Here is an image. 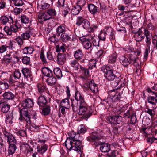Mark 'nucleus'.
<instances>
[{"mask_svg":"<svg viewBox=\"0 0 157 157\" xmlns=\"http://www.w3.org/2000/svg\"><path fill=\"white\" fill-rule=\"evenodd\" d=\"M13 112L9 111L8 113L6 115L5 121L8 124L11 125L13 123L12 120L13 119Z\"/></svg>","mask_w":157,"mask_h":157,"instance_id":"obj_22","label":"nucleus"},{"mask_svg":"<svg viewBox=\"0 0 157 157\" xmlns=\"http://www.w3.org/2000/svg\"><path fill=\"white\" fill-rule=\"evenodd\" d=\"M134 37L135 40L137 42H140L143 40L145 38V36L144 35L141 34H139L137 33H134Z\"/></svg>","mask_w":157,"mask_h":157,"instance_id":"obj_47","label":"nucleus"},{"mask_svg":"<svg viewBox=\"0 0 157 157\" xmlns=\"http://www.w3.org/2000/svg\"><path fill=\"white\" fill-rule=\"evenodd\" d=\"M147 91L150 94H156L157 93V84H155L152 88H148Z\"/></svg>","mask_w":157,"mask_h":157,"instance_id":"obj_40","label":"nucleus"},{"mask_svg":"<svg viewBox=\"0 0 157 157\" xmlns=\"http://www.w3.org/2000/svg\"><path fill=\"white\" fill-rule=\"evenodd\" d=\"M10 45H3L0 46V53L2 54L5 53L7 50V48L11 49L13 47V43L12 42L10 43Z\"/></svg>","mask_w":157,"mask_h":157,"instance_id":"obj_28","label":"nucleus"},{"mask_svg":"<svg viewBox=\"0 0 157 157\" xmlns=\"http://www.w3.org/2000/svg\"><path fill=\"white\" fill-rule=\"evenodd\" d=\"M57 62L58 63L61 65L64 64L66 60V55L63 53H58L57 56Z\"/></svg>","mask_w":157,"mask_h":157,"instance_id":"obj_26","label":"nucleus"},{"mask_svg":"<svg viewBox=\"0 0 157 157\" xmlns=\"http://www.w3.org/2000/svg\"><path fill=\"white\" fill-rule=\"evenodd\" d=\"M81 9L82 8L80 6L77 5L76 6H74L72 9L71 11V13L74 15L78 14Z\"/></svg>","mask_w":157,"mask_h":157,"instance_id":"obj_42","label":"nucleus"},{"mask_svg":"<svg viewBox=\"0 0 157 157\" xmlns=\"http://www.w3.org/2000/svg\"><path fill=\"white\" fill-rule=\"evenodd\" d=\"M101 70L104 73V76L108 80L112 81L116 79V86L119 85L121 87H123L125 86V83H122L125 79L121 78H117L112 70L110 69V67L109 66H103L101 67Z\"/></svg>","mask_w":157,"mask_h":157,"instance_id":"obj_2","label":"nucleus"},{"mask_svg":"<svg viewBox=\"0 0 157 157\" xmlns=\"http://www.w3.org/2000/svg\"><path fill=\"white\" fill-rule=\"evenodd\" d=\"M65 0H58V2L56 3V6L58 7H61L65 6L64 3Z\"/></svg>","mask_w":157,"mask_h":157,"instance_id":"obj_63","label":"nucleus"},{"mask_svg":"<svg viewBox=\"0 0 157 157\" xmlns=\"http://www.w3.org/2000/svg\"><path fill=\"white\" fill-rule=\"evenodd\" d=\"M60 36L61 40L64 42H66L71 39V35L66 32L61 34Z\"/></svg>","mask_w":157,"mask_h":157,"instance_id":"obj_25","label":"nucleus"},{"mask_svg":"<svg viewBox=\"0 0 157 157\" xmlns=\"http://www.w3.org/2000/svg\"><path fill=\"white\" fill-rule=\"evenodd\" d=\"M107 153L106 155L108 156L109 157H115L116 156V154L117 153V151L115 150L109 151Z\"/></svg>","mask_w":157,"mask_h":157,"instance_id":"obj_58","label":"nucleus"},{"mask_svg":"<svg viewBox=\"0 0 157 157\" xmlns=\"http://www.w3.org/2000/svg\"><path fill=\"white\" fill-rule=\"evenodd\" d=\"M83 56L82 51L80 49L75 51L74 54V56L75 59L78 60L82 59Z\"/></svg>","mask_w":157,"mask_h":157,"instance_id":"obj_27","label":"nucleus"},{"mask_svg":"<svg viewBox=\"0 0 157 157\" xmlns=\"http://www.w3.org/2000/svg\"><path fill=\"white\" fill-rule=\"evenodd\" d=\"M96 61L95 60L93 59L90 62V65L89 66V69L84 67L81 66L79 68L81 70L80 72L82 75L81 76H86L87 75H89V69L91 70L93 69H94L95 70L96 68Z\"/></svg>","mask_w":157,"mask_h":157,"instance_id":"obj_8","label":"nucleus"},{"mask_svg":"<svg viewBox=\"0 0 157 157\" xmlns=\"http://www.w3.org/2000/svg\"><path fill=\"white\" fill-rule=\"evenodd\" d=\"M62 106L64 107L65 108H67V107L69 106V101L68 98H65L63 99L61 102Z\"/></svg>","mask_w":157,"mask_h":157,"instance_id":"obj_49","label":"nucleus"},{"mask_svg":"<svg viewBox=\"0 0 157 157\" xmlns=\"http://www.w3.org/2000/svg\"><path fill=\"white\" fill-rule=\"evenodd\" d=\"M122 98L121 93L116 91V89H114L109 92L107 97L108 104H110V101L113 102L117 101H120Z\"/></svg>","mask_w":157,"mask_h":157,"instance_id":"obj_6","label":"nucleus"},{"mask_svg":"<svg viewBox=\"0 0 157 157\" xmlns=\"http://www.w3.org/2000/svg\"><path fill=\"white\" fill-rule=\"evenodd\" d=\"M120 62L124 66L127 67L128 66L130 62L128 59L124 56H121L119 58Z\"/></svg>","mask_w":157,"mask_h":157,"instance_id":"obj_36","label":"nucleus"},{"mask_svg":"<svg viewBox=\"0 0 157 157\" xmlns=\"http://www.w3.org/2000/svg\"><path fill=\"white\" fill-rule=\"evenodd\" d=\"M16 134L20 136L24 137L26 135V132L24 130H20L16 132Z\"/></svg>","mask_w":157,"mask_h":157,"instance_id":"obj_64","label":"nucleus"},{"mask_svg":"<svg viewBox=\"0 0 157 157\" xmlns=\"http://www.w3.org/2000/svg\"><path fill=\"white\" fill-rule=\"evenodd\" d=\"M86 128L83 124L80 125L78 128V134H84L86 131Z\"/></svg>","mask_w":157,"mask_h":157,"instance_id":"obj_44","label":"nucleus"},{"mask_svg":"<svg viewBox=\"0 0 157 157\" xmlns=\"http://www.w3.org/2000/svg\"><path fill=\"white\" fill-rule=\"evenodd\" d=\"M21 105L23 108L26 109H30L32 108L34 105L33 100L29 98L23 99L21 102Z\"/></svg>","mask_w":157,"mask_h":157,"instance_id":"obj_12","label":"nucleus"},{"mask_svg":"<svg viewBox=\"0 0 157 157\" xmlns=\"http://www.w3.org/2000/svg\"><path fill=\"white\" fill-rule=\"evenodd\" d=\"M85 19L82 17H78L77 19V21L76 24L77 25L80 26L82 24L83 22Z\"/></svg>","mask_w":157,"mask_h":157,"instance_id":"obj_59","label":"nucleus"},{"mask_svg":"<svg viewBox=\"0 0 157 157\" xmlns=\"http://www.w3.org/2000/svg\"><path fill=\"white\" fill-rule=\"evenodd\" d=\"M3 133L5 138H7V142L9 144H17V140L12 134L8 132L5 129L3 130Z\"/></svg>","mask_w":157,"mask_h":157,"instance_id":"obj_10","label":"nucleus"},{"mask_svg":"<svg viewBox=\"0 0 157 157\" xmlns=\"http://www.w3.org/2000/svg\"><path fill=\"white\" fill-rule=\"evenodd\" d=\"M87 105L84 100L82 102L80 103L79 111L78 114L79 115H82L81 118L82 120H87L93 113V111L92 109L88 110Z\"/></svg>","mask_w":157,"mask_h":157,"instance_id":"obj_4","label":"nucleus"},{"mask_svg":"<svg viewBox=\"0 0 157 157\" xmlns=\"http://www.w3.org/2000/svg\"><path fill=\"white\" fill-rule=\"evenodd\" d=\"M22 37L20 36H18L17 37L15 38V39L16 42L20 46H21L23 45L24 43Z\"/></svg>","mask_w":157,"mask_h":157,"instance_id":"obj_55","label":"nucleus"},{"mask_svg":"<svg viewBox=\"0 0 157 157\" xmlns=\"http://www.w3.org/2000/svg\"><path fill=\"white\" fill-rule=\"evenodd\" d=\"M75 100L71 99V106L72 110L74 112H76L78 109V101L81 103L84 100V98L82 94L80 93L78 91H76L75 95Z\"/></svg>","mask_w":157,"mask_h":157,"instance_id":"obj_5","label":"nucleus"},{"mask_svg":"<svg viewBox=\"0 0 157 157\" xmlns=\"http://www.w3.org/2000/svg\"><path fill=\"white\" fill-rule=\"evenodd\" d=\"M115 116H107L106 118V119L111 124H115Z\"/></svg>","mask_w":157,"mask_h":157,"instance_id":"obj_56","label":"nucleus"},{"mask_svg":"<svg viewBox=\"0 0 157 157\" xmlns=\"http://www.w3.org/2000/svg\"><path fill=\"white\" fill-rule=\"evenodd\" d=\"M40 110V112L44 115L46 116L48 115L50 111V107L48 105H46Z\"/></svg>","mask_w":157,"mask_h":157,"instance_id":"obj_33","label":"nucleus"},{"mask_svg":"<svg viewBox=\"0 0 157 157\" xmlns=\"http://www.w3.org/2000/svg\"><path fill=\"white\" fill-rule=\"evenodd\" d=\"M2 96L4 99L8 100H13L15 97L14 94L10 91L5 92Z\"/></svg>","mask_w":157,"mask_h":157,"instance_id":"obj_21","label":"nucleus"},{"mask_svg":"<svg viewBox=\"0 0 157 157\" xmlns=\"http://www.w3.org/2000/svg\"><path fill=\"white\" fill-rule=\"evenodd\" d=\"M56 35L58 36H60V34L66 32V28L64 25H60L56 29Z\"/></svg>","mask_w":157,"mask_h":157,"instance_id":"obj_29","label":"nucleus"},{"mask_svg":"<svg viewBox=\"0 0 157 157\" xmlns=\"http://www.w3.org/2000/svg\"><path fill=\"white\" fill-rule=\"evenodd\" d=\"M36 87L38 92L41 94L45 92L46 90V88L43 83H38L36 85Z\"/></svg>","mask_w":157,"mask_h":157,"instance_id":"obj_34","label":"nucleus"},{"mask_svg":"<svg viewBox=\"0 0 157 157\" xmlns=\"http://www.w3.org/2000/svg\"><path fill=\"white\" fill-rule=\"evenodd\" d=\"M89 38H90V40L91 42L92 43L93 46H99V40L94 35H89Z\"/></svg>","mask_w":157,"mask_h":157,"instance_id":"obj_24","label":"nucleus"},{"mask_svg":"<svg viewBox=\"0 0 157 157\" xmlns=\"http://www.w3.org/2000/svg\"><path fill=\"white\" fill-rule=\"evenodd\" d=\"M17 21L15 22V24H13L10 25V29L11 32L16 33L18 31L19 27L17 25Z\"/></svg>","mask_w":157,"mask_h":157,"instance_id":"obj_54","label":"nucleus"},{"mask_svg":"<svg viewBox=\"0 0 157 157\" xmlns=\"http://www.w3.org/2000/svg\"><path fill=\"white\" fill-rule=\"evenodd\" d=\"M81 25L84 29H87L90 27V22L88 20L85 19Z\"/></svg>","mask_w":157,"mask_h":157,"instance_id":"obj_57","label":"nucleus"},{"mask_svg":"<svg viewBox=\"0 0 157 157\" xmlns=\"http://www.w3.org/2000/svg\"><path fill=\"white\" fill-rule=\"evenodd\" d=\"M50 19V17L48 16L46 12L40 14L38 17V21L41 23Z\"/></svg>","mask_w":157,"mask_h":157,"instance_id":"obj_23","label":"nucleus"},{"mask_svg":"<svg viewBox=\"0 0 157 157\" xmlns=\"http://www.w3.org/2000/svg\"><path fill=\"white\" fill-rule=\"evenodd\" d=\"M103 31L105 32L106 35L110 36L111 37V38H115V32L111 27H105Z\"/></svg>","mask_w":157,"mask_h":157,"instance_id":"obj_17","label":"nucleus"},{"mask_svg":"<svg viewBox=\"0 0 157 157\" xmlns=\"http://www.w3.org/2000/svg\"><path fill=\"white\" fill-rule=\"evenodd\" d=\"M48 77V78L46 80V82L50 86L54 85L57 81L56 78L53 75Z\"/></svg>","mask_w":157,"mask_h":157,"instance_id":"obj_32","label":"nucleus"},{"mask_svg":"<svg viewBox=\"0 0 157 157\" xmlns=\"http://www.w3.org/2000/svg\"><path fill=\"white\" fill-rule=\"evenodd\" d=\"M47 149V146L45 144H42L41 146L39 145L37 147L38 152L42 154L44 153Z\"/></svg>","mask_w":157,"mask_h":157,"instance_id":"obj_37","label":"nucleus"},{"mask_svg":"<svg viewBox=\"0 0 157 157\" xmlns=\"http://www.w3.org/2000/svg\"><path fill=\"white\" fill-rule=\"evenodd\" d=\"M0 21L1 23L3 25L6 24L7 22H9L10 24L13 23V21L12 17H9L8 18L5 16H3L1 17Z\"/></svg>","mask_w":157,"mask_h":157,"instance_id":"obj_19","label":"nucleus"},{"mask_svg":"<svg viewBox=\"0 0 157 157\" xmlns=\"http://www.w3.org/2000/svg\"><path fill=\"white\" fill-rule=\"evenodd\" d=\"M42 72L43 74L47 77H50L52 75V71L48 67H44L42 69Z\"/></svg>","mask_w":157,"mask_h":157,"instance_id":"obj_30","label":"nucleus"},{"mask_svg":"<svg viewBox=\"0 0 157 157\" xmlns=\"http://www.w3.org/2000/svg\"><path fill=\"white\" fill-rule=\"evenodd\" d=\"M144 35L146 37V42L148 46H149L151 43V37L150 35V32L147 28H144Z\"/></svg>","mask_w":157,"mask_h":157,"instance_id":"obj_15","label":"nucleus"},{"mask_svg":"<svg viewBox=\"0 0 157 157\" xmlns=\"http://www.w3.org/2000/svg\"><path fill=\"white\" fill-rule=\"evenodd\" d=\"M19 113L20 116L19 120L22 121H25L28 124L31 123V117L28 109L24 108L20 109Z\"/></svg>","mask_w":157,"mask_h":157,"instance_id":"obj_7","label":"nucleus"},{"mask_svg":"<svg viewBox=\"0 0 157 157\" xmlns=\"http://www.w3.org/2000/svg\"><path fill=\"white\" fill-rule=\"evenodd\" d=\"M21 59L22 63L26 65H29L31 63L30 59L29 57L25 56L22 57Z\"/></svg>","mask_w":157,"mask_h":157,"instance_id":"obj_51","label":"nucleus"},{"mask_svg":"<svg viewBox=\"0 0 157 157\" xmlns=\"http://www.w3.org/2000/svg\"><path fill=\"white\" fill-rule=\"evenodd\" d=\"M152 96H149L147 97V101L152 105L155 106L157 103V93L156 94H151Z\"/></svg>","mask_w":157,"mask_h":157,"instance_id":"obj_16","label":"nucleus"},{"mask_svg":"<svg viewBox=\"0 0 157 157\" xmlns=\"http://www.w3.org/2000/svg\"><path fill=\"white\" fill-rule=\"evenodd\" d=\"M53 72L56 76L59 78H60L63 76L62 71L59 68H54Z\"/></svg>","mask_w":157,"mask_h":157,"instance_id":"obj_45","label":"nucleus"},{"mask_svg":"<svg viewBox=\"0 0 157 157\" xmlns=\"http://www.w3.org/2000/svg\"><path fill=\"white\" fill-rule=\"evenodd\" d=\"M78 60L74 59L72 60L70 63V65L73 67L75 70H78L79 69L81 66L78 63Z\"/></svg>","mask_w":157,"mask_h":157,"instance_id":"obj_31","label":"nucleus"},{"mask_svg":"<svg viewBox=\"0 0 157 157\" xmlns=\"http://www.w3.org/2000/svg\"><path fill=\"white\" fill-rule=\"evenodd\" d=\"M31 30H28L21 35V37L24 40H29L30 37V34L32 33Z\"/></svg>","mask_w":157,"mask_h":157,"instance_id":"obj_43","label":"nucleus"},{"mask_svg":"<svg viewBox=\"0 0 157 157\" xmlns=\"http://www.w3.org/2000/svg\"><path fill=\"white\" fill-rule=\"evenodd\" d=\"M88 8L90 12L93 14L99 12L98 8L93 4H90L88 5Z\"/></svg>","mask_w":157,"mask_h":157,"instance_id":"obj_20","label":"nucleus"},{"mask_svg":"<svg viewBox=\"0 0 157 157\" xmlns=\"http://www.w3.org/2000/svg\"><path fill=\"white\" fill-rule=\"evenodd\" d=\"M34 50V48L31 46H27L25 47L23 50V52L25 54H32Z\"/></svg>","mask_w":157,"mask_h":157,"instance_id":"obj_38","label":"nucleus"},{"mask_svg":"<svg viewBox=\"0 0 157 157\" xmlns=\"http://www.w3.org/2000/svg\"><path fill=\"white\" fill-rule=\"evenodd\" d=\"M30 147L28 144L22 145L21 147V150L23 152L28 153L29 152H31Z\"/></svg>","mask_w":157,"mask_h":157,"instance_id":"obj_41","label":"nucleus"},{"mask_svg":"<svg viewBox=\"0 0 157 157\" xmlns=\"http://www.w3.org/2000/svg\"><path fill=\"white\" fill-rule=\"evenodd\" d=\"M20 19L21 22L24 24H27L29 21V18L25 15H23L21 16Z\"/></svg>","mask_w":157,"mask_h":157,"instance_id":"obj_52","label":"nucleus"},{"mask_svg":"<svg viewBox=\"0 0 157 157\" xmlns=\"http://www.w3.org/2000/svg\"><path fill=\"white\" fill-rule=\"evenodd\" d=\"M69 135L70 137L67 138L65 142V146L67 149L81 151L83 146L82 142L79 140V139L77 138V137L80 136V135L75 134V132L72 131L69 133Z\"/></svg>","mask_w":157,"mask_h":157,"instance_id":"obj_1","label":"nucleus"},{"mask_svg":"<svg viewBox=\"0 0 157 157\" xmlns=\"http://www.w3.org/2000/svg\"><path fill=\"white\" fill-rule=\"evenodd\" d=\"M3 60L6 63H9L12 62V57L10 53L5 55L3 58Z\"/></svg>","mask_w":157,"mask_h":157,"instance_id":"obj_46","label":"nucleus"},{"mask_svg":"<svg viewBox=\"0 0 157 157\" xmlns=\"http://www.w3.org/2000/svg\"><path fill=\"white\" fill-rule=\"evenodd\" d=\"M87 86L94 93H97L98 91L97 85L94 82V80L90 81L88 83H87Z\"/></svg>","mask_w":157,"mask_h":157,"instance_id":"obj_13","label":"nucleus"},{"mask_svg":"<svg viewBox=\"0 0 157 157\" xmlns=\"http://www.w3.org/2000/svg\"><path fill=\"white\" fill-rule=\"evenodd\" d=\"M31 145L29 146L30 151L32 152L33 151V149H36L37 148V147L39 146V145L37 144L36 143L33 141H31L30 142Z\"/></svg>","mask_w":157,"mask_h":157,"instance_id":"obj_50","label":"nucleus"},{"mask_svg":"<svg viewBox=\"0 0 157 157\" xmlns=\"http://www.w3.org/2000/svg\"><path fill=\"white\" fill-rule=\"evenodd\" d=\"M37 103L40 107H43L47 103L46 99L44 95L39 96L37 99Z\"/></svg>","mask_w":157,"mask_h":157,"instance_id":"obj_18","label":"nucleus"},{"mask_svg":"<svg viewBox=\"0 0 157 157\" xmlns=\"http://www.w3.org/2000/svg\"><path fill=\"white\" fill-rule=\"evenodd\" d=\"M106 35L105 32L102 31L101 32L98 37L100 40L103 41H105L106 39Z\"/></svg>","mask_w":157,"mask_h":157,"instance_id":"obj_60","label":"nucleus"},{"mask_svg":"<svg viewBox=\"0 0 157 157\" xmlns=\"http://www.w3.org/2000/svg\"><path fill=\"white\" fill-rule=\"evenodd\" d=\"M63 7V13L64 16L65 17L66 15L70 11V9L68 6H67V5L66 6H65Z\"/></svg>","mask_w":157,"mask_h":157,"instance_id":"obj_62","label":"nucleus"},{"mask_svg":"<svg viewBox=\"0 0 157 157\" xmlns=\"http://www.w3.org/2000/svg\"><path fill=\"white\" fill-rule=\"evenodd\" d=\"M21 71L25 78L28 80L29 79L31 80H32L33 77L30 69L27 68H23Z\"/></svg>","mask_w":157,"mask_h":157,"instance_id":"obj_14","label":"nucleus"},{"mask_svg":"<svg viewBox=\"0 0 157 157\" xmlns=\"http://www.w3.org/2000/svg\"><path fill=\"white\" fill-rule=\"evenodd\" d=\"M55 54L54 52L48 51L47 54V57L49 60H52L55 57Z\"/></svg>","mask_w":157,"mask_h":157,"instance_id":"obj_53","label":"nucleus"},{"mask_svg":"<svg viewBox=\"0 0 157 157\" xmlns=\"http://www.w3.org/2000/svg\"><path fill=\"white\" fill-rule=\"evenodd\" d=\"M21 73L18 70L15 71L11 74L9 79V82L11 84H13L16 82L17 79H19L21 77Z\"/></svg>","mask_w":157,"mask_h":157,"instance_id":"obj_11","label":"nucleus"},{"mask_svg":"<svg viewBox=\"0 0 157 157\" xmlns=\"http://www.w3.org/2000/svg\"><path fill=\"white\" fill-rule=\"evenodd\" d=\"M100 139V138L96 133H94L90 137H87V140L92 142L93 144H94L96 146L100 145V149L102 152H108L110 150V145L99 141Z\"/></svg>","mask_w":157,"mask_h":157,"instance_id":"obj_3","label":"nucleus"},{"mask_svg":"<svg viewBox=\"0 0 157 157\" xmlns=\"http://www.w3.org/2000/svg\"><path fill=\"white\" fill-rule=\"evenodd\" d=\"M16 144H9L8 152L9 155H13L15 153L17 149Z\"/></svg>","mask_w":157,"mask_h":157,"instance_id":"obj_35","label":"nucleus"},{"mask_svg":"<svg viewBox=\"0 0 157 157\" xmlns=\"http://www.w3.org/2000/svg\"><path fill=\"white\" fill-rule=\"evenodd\" d=\"M10 108V106L8 104L3 103L1 105V111L3 113H7Z\"/></svg>","mask_w":157,"mask_h":157,"instance_id":"obj_39","label":"nucleus"},{"mask_svg":"<svg viewBox=\"0 0 157 157\" xmlns=\"http://www.w3.org/2000/svg\"><path fill=\"white\" fill-rule=\"evenodd\" d=\"M115 123L120 124L122 121V117L120 115L115 116Z\"/></svg>","mask_w":157,"mask_h":157,"instance_id":"obj_61","label":"nucleus"},{"mask_svg":"<svg viewBox=\"0 0 157 157\" xmlns=\"http://www.w3.org/2000/svg\"><path fill=\"white\" fill-rule=\"evenodd\" d=\"M90 39L89 35L79 38L84 48L86 50L90 49L92 50V44L91 42Z\"/></svg>","mask_w":157,"mask_h":157,"instance_id":"obj_9","label":"nucleus"},{"mask_svg":"<svg viewBox=\"0 0 157 157\" xmlns=\"http://www.w3.org/2000/svg\"><path fill=\"white\" fill-rule=\"evenodd\" d=\"M48 15L50 17V18L52 16H54L56 14V11L54 9L49 8L48 9L46 12Z\"/></svg>","mask_w":157,"mask_h":157,"instance_id":"obj_48","label":"nucleus"}]
</instances>
